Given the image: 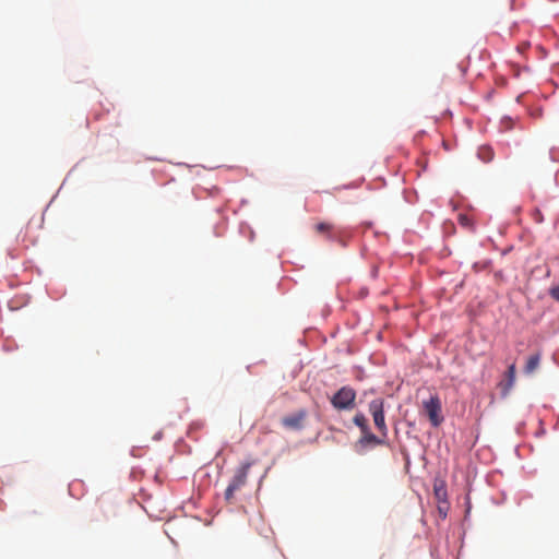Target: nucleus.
I'll return each mask as SVG.
<instances>
[{
	"instance_id": "4",
	"label": "nucleus",
	"mask_w": 559,
	"mask_h": 559,
	"mask_svg": "<svg viewBox=\"0 0 559 559\" xmlns=\"http://www.w3.org/2000/svg\"><path fill=\"white\" fill-rule=\"evenodd\" d=\"M369 412L372 415L376 428L383 438H386L388 427L384 418V401L382 399L372 400L369 404Z\"/></svg>"
},
{
	"instance_id": "12",
	"label": "nucleus",
	"mask_w": 559,
	"mask_h": 559,
	"mask_svg": "<svg viewBox=\"0 0 559 559\" xmlns=\"http://www.w3.org/2000/svg\"><path fill=\"white\" fill-rule=\"evenodd\" d=\"M436 495H437L438 497H442V493H439V491H438V490L436 491Z\"/></svg>"
},
{
	"instance_id": "5",
	"label": "nucleus",
	"mask_w": 559,
	"mask_h": 559,
	"mask_svg": "<svg viewBox=\"0 0 559 559\" xmlns=\"http://www.w3.org/2000/svg\"><path fill=\"white\" fill-rule=\"evenodd\" d=\"M307 416L308 413L306 409H299L292 415L283 417L282 425L288 430H301L305 427Z\"/></svg>"
},
{
	"instance_id": "2",
	"label": "nucleus",
	"mask_w": 559,
	"mask_h": 559,
	"mask_svg": "<svg viewBox=\"0 0 559 559\" xmlns=\"http://www.w3.org/2000/svg\"><path fill=\"white\" fill-rule=\"evenodd\" d=\"M356 391L350 386H342L332 397L331 404L337 411H350L355 407Z\"/></svg>"
},
{
	"instance_id": "9",
	"label": "nucleus",
	"mask_w": 559,
	"mask_h": 559,
	"mask_svg": "<svg viewBox=\"0 0 559 559\" xmlns=\"http://www.w3.org/2000/svg\"><path fill=\"white\" fill-rule=\"evenodd\" d=\"M314 230L318 234L325 235L328 239H333L334 238V235H333V233H334V225L331 224V223H325V222L318 223L314 226Z\"/></svg>"
},
{
	"instance_id": "11",
	"label": "nucleus",
	"mask_w": 559,
	"mask_h": 559,
	"mask_svg": "<svg viewBox=\"0 0 559 559\" xmlns=\"http://www.w3.org/2000/svg\"><path fill=\"white\" fill-rule=\"evenodd\" d=\"M550 296H551L555 300L559 301V285H558V286H556V287H552V288L550 289Z\"/></svg>"
},
{
	"instance_id": "6",
	"label": "nucleus",
	"mask_w": 559,
	"mask_h": 559,
	"mask_svg": "<svg viewBox=\"0 0 559 559\" xmlns=\"http://www.w3.org/2000/svg\"><path fill=\"white\" fill-rule=\"evenodd\" d=\"M515 365L511 364L506 372V379L500 383V386L502 389V393L507 395L509 391L512 389L515 382Z\"/></svg>"
},
{
	"instance_id": "3",
	"label": "nucleus",
	"mask_w": 559,
	"mask_h": 559,
	"mask_svg": "<svg viewBox=\"0 0 559 559\" xmlns=\"http://www.w3.org/2000/svg\"><path fill=\"white\" fill-rule=\"evenodd\" d=\"M423 407L430 424L433 427H439L443 421L442 406L439 396L432 395L428 400L423 401Z\"/></svg>"
},
{
	"instance_id": "13",
	"label": "nucleus",
	"mask_w": 559,
	"mask_h": 559,
	"mask_svg": "<svg viewBox=\"0 0 559 559\" xmlns=\"http://www.w3.org/2000/svg\"><path fill=\"white\" fill-rule=\"evenodd\" d=\"M436 495H437L438 497H442V493H439V491H438V490L436 491Z\"/></svg>"
},
{
	"instance_id": "7",
	"label": "nucleus",
	"mask_w": 559,
	"mask_h": 559,
	"mask_svg": "<svg viewBox=\"0 0 559 559\" xmlns=\"http://www.w3.org/2000/svg\"><path fill=\"white\" fill-rule=\"evenodd\" d=\"M384 440H385V438H383L382 436L378 437V436L373 435L372 432H370V429H368L361 433V437H360L358 443L361 447H367L370 444L381 445V444H384Z\"/></svg>"
},
{
	"instance_id": "8",
	"label": "nucleus",
	"mask_w": 559,
	"mask_h": 559,
	"mask_svg": "<svg viewBox=\"0 0 559 559\" xmlns=\"http://www.w3.org/2000/svg\"><path fill=\"white\" fill-rule=\"evenodd\" d=\"M540 359H542L540 353H535V354L531 355L526 361L525 367H524V372L526 374H532L533 372H535L539 367Z\"/></svg>"
},
{
	"instance_id": "1",
	"label": "nucleus",
	"mask_w": 559,
	"mask_h": 559,
	"mask_svg": "<svg viewBox=\"0 0 559 559\" xmlns=\"http://www.w3.org/2000/svg\"><path fill=\"white\" fill-rule=\"evenodd\" d=\"M251 466L252 462H245L236 469L233 479L225 490V499L227 501H231L235 492L240 490L246 485Z\"/></svg>"
},
{
	"instance_id": "10",
	"label": "nucleus",
	"mask_w": 559,
	"mask_h": 559,
	"mask_svg": "<svg viewBox=\"0 0 559 559\" xmlns=\"http://www.w3.org/2000/svg\"><path fill=\"white\" fill-rule=\"evenodd\" d=\"M354 424L360 428L361 433L369 429L368 420L362 413H357L353 418Z\"/></svg>"
}]
</instances>
